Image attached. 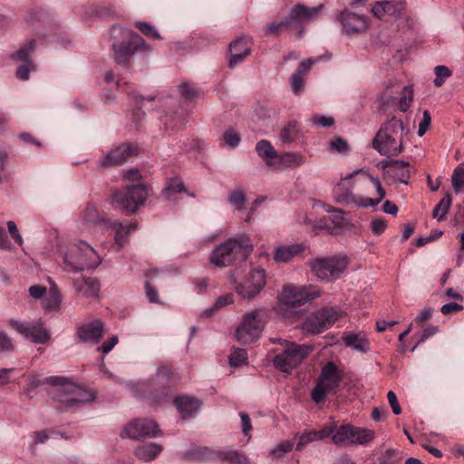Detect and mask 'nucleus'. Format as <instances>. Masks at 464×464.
<instances>
[{
	"mask_svg": "<svg viewBox=\"0 0 464 464\" xmlns=\"http://www.w3.org/2000/svg\"><path fill=\"white\" fill-rule=\"evenodd\" d=\"M131 147L130 145H122L111 150L101 161L103 167L121 165L131 155Z\"/></svg>",
	"mask_w": 464,
	"mask_h": 464,
	"instance_id": "nucleus-30",
	"label": "nucleus"
},
{
	"mask_svg": "<svg viewBox=\"0 0 464 464\" xmlns=\"http://www.w3.org/2000/svg\"><path fill=\"white\" fill-rule=\"evenodd\" d=\"M303 77L294 72L290 78L291 88L295 94H299L304 90V81Z\"/></svg>",
	"mask_w": 464,
	"mask_h": 464,
	"instance_id": "nucleus-58",
	"label": "nucleus"
},
{
	"mask_svg": "<svg viewBox=\"0 0 464 464\" xmlns=\"http://www.w3.org/2000/svg\"><path fill=\"white\" fill-rule=\"evenodd\" d=\"M266 285V272L264 269H256L250 273L249 277L235 286L237 293L243 298L255 297Z\"/></svg>",
	"mask_w": 464,
	"mask_h": 464,
	"instance_id": "nucleus-20",
	"label": "nucleus"
},
{
	"mask_svg": "<svg viewBox=\"0 0 464 464\" xmlns=\"http://www.w3.org/2000/svg\"><path fill=\"white\" fill-rule=\"evenodd\" d=\"M435 79L434 85L436 87H440L444 84L446 80L450 77L451 71L445 65H438L434 69Z\"/></svg>",
	"mask_w": 464,
	"mask_h": 464,
	"instance_id": "nucleus-48",
	"label": "nucleus"
},
{
	"mask_svg": "<svg viewBox=\"0 0 464 464\" xmlns=\"http://www.w3.org/2000/svg\"><path fill=\"white\" fill-rule=\"evenodd\" d=\"M60 390L57 394V401L63 404L65 410L79 408L83 403L92 401L95 399L94 394L82 387L71 382L66 378V382L59 385Z\"/></svg>",
	"mask_w": 464,
	"mask_h": 464,
	"instance_id": "nucleus-11",
	"label": "nucleus"
},
{
	"mask_svg": "<svg viewBox=\"0 0 464 464\" xmlns=\"http://www.w3.org/2000/svg\"><path fill=\"white\" fill-rule=\"evenodd\" d=\"M261 313L259 310H254L244 314L236 331V338L239 343H251L259 338L264 329Z\"/></svg>",
	"mask_w": 464,
	"mask_h": 464,
	"instance_id": "nucleus-12",
	"label": "nucleus"
},
{
	"mask_svg": "<svg viewBox=\"0 0 464 464\" xmlns=\"http://www.w3.org/2000/svg\"><path fill=\"white\" fill-rule=\"evenodd\" d=\"M299 127L295 120L289 121L280 130V140L283 143H291L298 139Z\"/></svg>",
	"mask_w": 464,
	"mask_h": 464,
	"instance_id": "nucleus-38",
	"label": "nucleus"
},
{
	"mask_svg": "<svg viewBox=\"0 0 464 464\" xmlns=\"http://www.w3.org/2000/svg\"><path fill=\"white\" fill-rule=\"evenodd\" d=\"M35 49V40L32 39L27 44L22 45L16 52L10 55V58L15 62L21 63H34L30 59V54L34 53Z\"/></svg>",
	"mask_w": 464,
	"mask_h": 464,
	"instance_id": "nucleus-39",
	"label": "nucleus"
},
{
	"mask_svg": "<svg viewBox=\"0 0 464 464\" xmlns=\"http://www.w3.org/2000/svg\"><path fill=\"white\" fill-rule=\"evenodd\" d=\"M246 196L241 190L232 191L228 194V201L237 210H241L246 203Z\"/></svg>",
	"mask_w": 464,
	"mask_h": 464,
	"instance_id": "nucleus-51",
	"label": "nucleus"
},
{
	"mask_svg": "<svg viewBox=\"0 0 464 464\" xmlns=\"http://www.w3.org/2000/svg\"><path fill=\"white\" fill-rule=\"evenodd\" d=\"M103 324L101 321H94L85 324L79 327L77 331L78 337L82 342L95 343L102 337Z\"/></svg>",
	"mask_w": 464,
	"mask_h": 464,
	"instance_id": "nucleus-25",
	"label": "nucleus"
},
{
	"mask_svg": "<svg viewBox=\"0 0 464 464\" xmlns=\"http://www.w3.org/2000/svg\"><path fill=\"white\" fill-rule=\"evenodd\" d=\"M272 343L283 345L282 352L273 358L274 366L282 372L290 373L299 366L313 351L308 344H299L284 339H272Z\"/></svg>",
	"mask_w": 464,
	"mask_h": 464,
	"instance_id": "nucleus-5",
	"label": "nucleus"
},
{
	"mask_svg": "<svg viewBox=\"0 0 464 464\" xmlns=\"http://www.w3.org/2000/svg\"><path fill=\"white\" fill-rule=\"evenodd\" d=\"M431 123V116L428 111H424L422 119L419 123L418 135L423 136L428 130Z\"/></svg>",
	"mask_w": 464,
	"mask_h": 464,
	"instance_id": "nucleus-61",
	"label": "nucleus"
},
{
	"mask_svg": "<svg viewBox=\"0 0 464 464\" xmlns=\"http://www.w3.org/2000/svg\"><path fill=\"white\" fill-rule=\"evenodd\" d=\"M174 403L182 419L193 418L201 407V401L188 396L177 397Z\"/></svg>",
	"mask_w": 464,
	"mask_h": 464,
	"instance_id": "nucleus-26",
	"label": "nucleus"
},
{
	"mask_svg": "<svg viewBox=\"0 0 464 464\" xmlns=\"http://www.w3.org/2000/svg\"><path fill=\"white\" fill-rule=\"evenodd\" d=\"M247 353L245 349H235L229 355V362L231 366L237 367L246 363Z\"/></svg>",
	"mask_w": 464,
	"mask_h": 464,
	"instance_id": "nucleus-49",
	"label": "nucleus"
},
{
	"mask_svg": "<svg viewBox=\"0 0 464 464\" xmlns=\"http://www.w3.org/2000/svg\"><path fill=\"white\" fill-rule=\"evenodd\" d=\"M316 433L315 430H312L306 432H304L296 444V450L301 451L308 443L316 441Z\"/></svg>",
	"mask_w": 464,
	"mask_h": 464,
	"instance_id": "nucleus-53",
	"label": "nucleus"
},
{
	"mask_svg": "<svg viewBox=\"0 0 464 464\" xmlns=\"http://www.w3.org/2000/svg\"><path fill=\"white\" fill-rule=\"evenodd\" d=\"M232 303H233V297L231 295H225L219 296L216 300L215 304H213V307L208 310H206L204 312V314L206 316H209V315H211V313L213 310L222 308V307L227 306Z\"/></svg>",
	"mask_w": 464,
	"mask_h": 464,
	"instance_id": "nucleus-54",
	"label": "nucleus"
},
{
	"mask_svg": "<svg viewBox=\"0 0 464 464\" xmlns=\"http://www.w3.org/2000/svg\"><path fill=\"white\" fill-rule=\"evenodd\" d=\"M34 70H35L34 63H24L17 68L16 76L22 81H26L29 79L30 72Z\"/></svg>",
	"mask_w": 464,
	"mask_h": 464,
	"instance_id": "nucleus-56",
	"label": "nucleus"
},
{
	"mask_svg": "<svg viewBox=\"0 0 464 464\" xmlns=\"http://www.w3.org/2000/svg\"><path fill=\"white\" fill-rule=\"evenodd\" d=\"M186 191L184 183L179 178H172L167 181L166 187L161 191V197L167 200H175L178 193Z\"/></svg>",
	"mask_w": 464,
	"mask_h": 464,
	"instance_id": "nucleus-37",
	"label": "nucleus"
},
{
	"mask_svg": "<svg viewBox=\"0 0 464 464\" xmlns=\"http://www.w3.org/2000/svg\"><path fill=\"white\" fill-rule=\"evenodd\" d=\"M278 164L283 167H295L303 164V158L298 153H285L277 156Z\"/></svg>",
	"mask_w": 464,
	"mask_h": 464,
	"instance_id": "nucleus-44",
	"label": "nucleus"
},
{
	"mask_svg": "<svg viewBox=\"0 0 464 464\" xmlns=\"http://www.w3.org/2000/svg\"><path fill=\"white\" fill-rule=\"evenodd\" d=\"M401 459V452L396 450L389 449L383 455V464H395Z\"/></svg>",
	"mask_w": 464,
	"mask_h": 464,
	"instance_id": "nucleus-60",
	"label": "nucleus"
},
{
	"mask_svg": "<svg viewBox=\"0 0 464 464\" xmlns=\"http://www.w3.org/2000/svg\"><path fill=\"white\" fill-rule=\"evenodd\" d=\"M157 269H151L146 272L145 276L148 280L145 283V293L148 300L150 303L158 304L160 303L159 293L157 289L150 283L149 280L152 279L158 274Z\"/></svg>",
	"mask_w": 464,
	"mask_h": 464,
	"instance_id": "nucleus-43",
	"label": "nucleus"
},
{
	"mask_svg": "<svg viewBox=\"0 0 464 464\" xmlns=\"http://www.w3.org/2000/svg\"><path fill=\"white\" fill-rule=\"evenodd\" d=\"M162 451V446L157 443H149L137 447L135 449V456L145 462L156 459Z\"/></svg>",
	"mask_w": 464,
	"mask_h": 464,
	"instance_id": "nucleus-34",
	"label": "nucleus"
},
{
	"mask_svg": "<svg viewBox=\"0 0 464 464\" xmlns=\"http://www.w3.org/2000/svg\"><path fill=\"white\" fill-rule=\"evenodd\" d=\"M284 31H293L287 15L279 22L274 21L266 25V34L269 36H277Z\"/></svg>",
	"mask_w": 464,
	"mask_h": 464,
	"instance_id": "nucleus-42",
	"label": "nucleus"
},
{
	"mask_svg": "<svg viewBox=\"0 0 464 464\" xmlns=\"http://www.w3.org/2000/svg\"><path fill=\"white\" fill-rule=\"evenodd\" d=\"M341 317V312L333 307L322 308L304 322L302 329L309 334H320L329 329Z\"/></svg>",
	"mask_w": 464,
	"mask_h": 464,
	"instance_id": "nucleus-14",
	"label": "nucleus"
},
{
	"mask_svg": "<svg viewBox=\"0 0 464 464\" xmlns=\"http://www.w3.org/2000/svg\"><path fill=\"white\" fill-rule=\"evenodd\" d=\"M240 419H241V429L242 432L245 436L250 438V431L252 430V423L250 417L246 412H240L239 413Z\"/></svg>",
	"mask_w": 464,
	"mask_h": 464,
	"instance_id": "nucleus-62",
	"label": "nucleus"
},
{
	"mask_svg": "<svg viewBox=\"0 0 464 464\" xmlns=\"http://www.w3.org/2000/svg\"><path fill=\"white\" fill-rule=\"evenodd\" d=\"M343 343L356 351L366 353L370 350V343L368 340L361 334L354 333H348L343 336Z\"/></svg>",
	"mask_w": 464,
	"mask_h": 464,
	"instance_id": "nucleus-35",
	"label": "nucleus"
},
{
	"mask_svg": "<svg viewBox=\"0 0 464 464\" xmlns=\"http://www.w3.org/2000/svg\"><path fill=\"white\" fill-rule=\"evenodd\" d=\"M294 448V442L285 440L279 443L275 449L270 451L271 456L276 459L282 458L285 453L290 452Z\"/></svg>",
	"mask_w": 464,
	"mask_h": 464,
	"instance_id": "nucleus-52",
	"label": "nucleus"
},
{
	"mask_svg": "<svg viewBox=\"0 0 464 464\" xmlns=\"http://www.w3.org/2000/svg\"><path fill=\"white\" fill-rule=\"evenodd\" d=\"M337 428L338 426H336L335 422H331L321 430H315L316 440H323L326 438H329L330 436L332 437Z\"/></svg>",
	"mask_w": 464,
	"mask_h": 464,
	"instance_id": "nucleus-55",
	"label": "nucleus"
},
{
	"mask_svg": "<svg viewBox=\"0 0 464 464\" xmlns=\"http://www.w3.org/2000/svg\"><path fill=\"white\" fill-rule=\"evenodd\" d=\"M349 264L350 258L346 255H334L315 258L311 268L321 280L334 282L346 273Z\"/></svg>",
	"mask_w": 464,
	"mask_h": 464,
	"instance_id": "nucleus-7",
	"label": "nucleus"
},
{
	"mask_svg": "<svg viewBox=\"0 0 464 464\" xmlns=\"http://www.w3.org/2000/svg\"><path fill=\"white\" fill-rule=\"evenodd\" d=\"M135 26L148 38L153 40L160 39V34L152 24L146 22H138Z\"/></svg>",
	"mask_w": 464,
	"mask_h": 464,
	"instance_id": "nucleus-50",
	"label": "nucleus"
},
{
	"mask_svg": "<svg viewBox=\"0 0 464 464\" xmlns=\"http://www.w3.org/2000/svg\"><path fill=\"white\" fill-rule=\"evenodd\" d=\"M66 382V377L63 376H50L44 379H40L38 375H29L27 385L24 389V393L27 396H31V392L44 384H49L51 386L63 385Z\"/></svg>",
	"mask_w": 464,
	"mask_h": 464,
	"instance_id": "nucleus-31",
	"label": "nucleus"
},
{
	"mask_svg": "<svg viewBox=\"0 0 464 464\" xmlns=\"http://www.w3.org/2000/svg\"><path fill=\"white\" fill-rule=\"evenodd\" d=\"M81 219L86 227H92L100 223H104L106 225L107 221L101 217L97 208L92 204L87 205L84 210L81 213Z\"/></svg>",
	"mask_w": 464,
	"mask_h": 464,
	"instance_id": "nucleus-36",
	"label": "nucleus"
},
{
	"mask_svg": "<svg viewBox=\"0 0 464 464\" xmlns=\"http://www.w3.org/2000/svg\"><path fill=\"white\" fill-rule=\"evenodd\" d=\"M452 204V198L450 193H445L444 197L440 200L432 211L433 218L439 221L443 220Z\"/></svg>",
	"mask_w": 464,
	"mask_h": 464,
	"instance_id": "nucleus-41",
	"label": "nucleus"
},
{
	"mask_svg": "<svg viewBox=\"0 0 464 464\" xmlns=\"http://www.w3.org/2000/svg\"><path fill=\"white\" fill-rule=\"evenodd\" d=\"M360 172H363L362 169H356L353 172L345 176L334 188V194L335 198L338 201H348L352 199L354 202V199H357L358 196L353 195V186L351 185L349 179L359 174Z\"/></svg>",
	"mask_w": 464,
	"mask_h": 464,
	"instance_id": "nucleus-28",
	"label": "nucleus"
},
{
	"mask_svg": "<svg viewBox=\"0 0 464 464\" xmlns=\"http://www.w3.org/2000/svg\"><path fill=\"white\" fill-rule=\"evenodd\" d=\"M341 317V312L333 307L322 308L304 322L302 329L309 334H320L329 329Z\"/></svg>",
	"mask_w": 464,
	"mask_h": 464,
	"instance_id": "nucleus-15",
	"label": "nucleus"
},
{
	"mask_svg": "<svg viewBox=\"0 0 464 464\" xmlns=\"http://www.w3.org/2000/svg\"><path fill=\"white\" fill-rule=\"evenodd\" d=\"M403 123L393 117L380 128L372 140V147L383 156L398 155L402 150Z\"/></svg>",
	"mask_w": 464,
	"mask_h": 464,
	"instance_id": "nucleus-3",
	"label": "nucleus"
},
{
	"mask_svg": "<svg viewBox=\"0 0 464 464\" xmlns=\"http://www.w3.org/2000/svg\"><path fill=\"white\" fill-rule=\"evenodd\" d=\"M179 89L181 97L188 101H193L197 99L200 94V91L197 86L187 82L181 83L179 86Z\"/></svg>",
	"mask_w": 464,
	"mask_h": 464,
	"instance_id": "nucleus-47",
	"label": "nucleus"
},
{
	"mask_svg": "<svg viewBox=\"0 0 464 464\" xmlns=\"http://www.w3.org/2000/svg\"><path fill=\"white\" fill-rule=\"evenodd\" d=\"M341 317V312L333 307L322 308L304 322L302 329L309 334H320L329 329Z\"/></svg>",
	"mask_w": 464,
	"mask_h": 464,
	"instance_id": "nucleus-13",
	"label": "nucleus"
},
{
	"mask_svg": "<svg viewBox=\"0 0 464 464\" xmlns=\"http://www.w3.org/2000/svg\"><path fill=\"white\" fill-rule=\"evenodd\" d=\"M10 325L26 339H30L35 343H46L51 338L50 334L44 328V324L40 321L34 324H30L11 320Z\"/></svg>",
	"mask_w": 464,
	"mask_h": 464,
	"instance_id": "nucleus-19",
	"label": "nucleus"
},
{
	"mask_svg": "<svg viewBox=\"0 0 464 464\" xmlns=\"http://www.w3.org/2000/svg\"><path fill=\"white\" fill-rule=\"evenodd\" d=\"M256 150L257 154L266 160L267 165L274 166L270 160L276 159L277 153L270 141L266 140H259L256 145Z\"/></svg>",
	"mask_w": 464,
	"mask_h": 464,
	"instance_id": "nucleus-40",
	"label": "nucleus"
},
{
	"mask_svg": "<svg viewBox=\"0 0 464 464\" xmlns=\"http://www.w3.org/2000/svg\"><path fill=\"white\" fill-rule=\"evenodd\" d=\"M323 8V4L314 7H307L302 4L293 6L287 15L293 31H296L301 37L304 34L303 25L316 19Z\"/></svg>",
	"mask_w": 464,
	"mask_h": 464,
	"instance_id": "nucleus-16",
	"label": "nucleus"
},
{
	"mask_svg": "<svg viewBox=\"0 0 464 464\" xmlns=\"http://www.w3.org/2000/svg\"><path fill=\"white\" fill-rule=\"evenodd\" d=\"M319 295V292L310 285H285L278 296V311L281 313L284 309L298 308Z\"/></svg>",
	"mask_w": 464,
	"mask_h": 464,
	"instance_id": "nucleus-10",
	"label": "nucleus"
},
{
	"mask_svg": "<svg viewBox=\"0 0 464 464\" xmlns=\"http://www.w3.org/2000/svg\"><path fill=\"white\" fill-rule=\"evenodd\" d=\"M148 195V188L144 185L127 186L112 194V204L115 208L132 215L145 203Z\"/></svg>",
	"mask_w": 464,
	"mask_h": 464,
	"instance_id": "nucleus-8",
	"label": "nucleus"
},
{
	"mask_svg": "<svg viewBox=\"0 0 464 464\" xmlns=\"http://www.w3.org/2000/svg\"><path fill=\"white\" fill-rule=\"evenodd\" d=\"M111 37L113 39L111 46L117 64L128 65L136 53L150 51L149 45L140 35L119 25L111 26Z\"/></svg>",
	"mask_w": 464,
	"mask_h": 464,
	"instance_id": "nucleus-1",
	"label": "nucleus"
},
{
	"mask_svg": "<svg viewBox=\"0 0 464 464\" xmlns=\"http://www.w3.org/2000/svg\"><path fill=\"white\" fill-rule=\"evenodd\" d=\"M161 431L153 420L136 419L129 422L123 429L121 436L134 440H143L160 435Z\"/></svg>",
	"mask_w": 464,
	"mask_h": 464,
	"instance_id": "nucleus-18",
	"label": "nucleus"
},
{
	"mask_svg": "<svg viewBox=\"0 0 464 464\" xmlns=\"http://www.w3.org/2000/svg\"><path fill=\"white\" fill-rule=\"evenodd\" d=\"M73 285L77 293L85 297L97 296L100 292V283L93 277H80L74 280Z\"/></svg>",
	"mask_w": 464,
	"mask_h": 464,
	"instance_id": "nucleus-32",
	"label": "nucleus"
},
{
	"mask_svg": "<svg viewBox=\"0 0 464 464\" xmlns=\"http://www.w3.org/2000/svg\"><path fill=\"white\" fill-rule=\"evenodd\" d=\"M376 434L373 430L344 423L338 426L332 436V442L338 447L367 446L374 440Z\"/></svg>",
	"mask_w": 464,
	"mask_h": 464,
	"instance_id": "nucleus-9",
	"label": "nucleus"
},
{
	"mask_svg": "<svg viewBox=\"0 0 464 464\" xmlns=\"http://www.w3.org/2000/svg\"><path fill=\"white\" fill-rule=\"evenodd\" d=\"M252 248V244L247 237L229 238L213 249L210 261L218 267L228 266L236 261L246 260Z\"/></svg>",
	"mask_w": 464,
	"mask_h": 464,
	"instance_id": "nucleus-2",
	"label": "nucleus"
},
{
	"mask_svg": "<svg viewBox=\"0 0 464 464\" xmlns=\"http://www.w3.org/2000/svg\"><path fill=\"white\" fill-rule=\"evenodd\" d=\"M384 167L394 179L401 183L408 184L411 178V167L409 162L392 160L384 163Z\"/></svg>",
	"mask_w": 464,
	"mask_h": 464,
	"instance_id": "nucleus-29",
	"label": "nucleus"
},
{
	"mask_svg": "<svg viewBox=\"0 0 464 464\" xmlns=\"http://www.w3.org/2000/svg\"><path fill=\"white\" fill-rule=\"evenodd\" d=\"M343 26V34L352 35L364 32L369 27V22L365 15H360L344 10L338 16Z\"/></svg>",
	"mask_w": 464,
	"mask_h": 464,
	"instance_id": "nucleus-21",
	"label": "nucleus"
},
{
	"mask_svg": "<svg viewBox=\"0 0 464 464\" xmlns=\"http://www.w3.org/2000/svg\"><path fill=\"white\" fill-rule=\"evenodd\" d=\"M193 456L202 460H219L228 464H248V458L233 450H213L207 447L198 448L193 451Z\"/></svg>",
	"mask_w": 464,
	"mask_h": 464,
	"instance_id": "nucleus-17",
	"label": "nucleus"
},
{
	"mask_svg": "<svg viewBox=\"0 0 464 464\" xmlns=\"http://www.w3.org/2000/svg\"><path fill=\"white\" fill-rule=\"evenodd\" d=\"M330 149L336 152L343 153L349 150V146L345 140L341 137H337L330 142Z\"/></svg>",
	"mask_w": 464,
	"mask_h": 464,
	"instance_id": "nucleus-59",
	"label": "nucleus"
},
{
	"mask_svg": "<svg viewBox=\"0 0 464 464\" xmlns=\"http://www.w3.org/2000/svg\"><path fill=\"white\" fill-rule=\"evenodd\" d=\"M106 227L114 231V242L119 249H121L128 242L130 233L137 229L136 222H117L115 220L108 219Z\"/></svg>",
	"mask_w": 464,
	"mask_h": 464,
	"instance_id": "nucleus-22",
	"label": "nucleus"
},
{
	"mask_svg": "<svg viewBox=\"0 0 464 464\" xmlns=\"http://www.w3.org/2000/svg\"><path fill=\"white\" fill-rule=\"evenodd\" d=\"M403 5L396 1H381L374 4L372 12L379 19H384L386 16L398 18L401 14Z\"/></svg>",
	"mask_w": 464,
	"mask_h": 464,
	"instance_id": "nucleus-24",
	"label": "nucleus"
},
{
	"mask_svg": "<svg viewBox=\"0 0 464 464\" xmlns=\"http://www.w3.org/2000/svg\"><path fill=\"white\" fill-rule=\"evenodd\" d=\"M362 173L364 174L372 183V185L376 188L378 198H372L369 197L358 196L357 199H354V203L363 208L375 207L385 198V190L382 188L381 180L378 178L373 177L372 174H370L368 171H365L364 169L363 172Z\"/></svg>",
	"mask_w": 464,
	"mask_h": 464,
	"instance_id": "nucleus-27",
	"label": "nucleus"
},
{
	"mask_svg": "<svg viewBox=\"0 0 464 464\" xmlns=\"http://www.w3.org/2000/svg\"><path fill=\"white\" fill-rule=\"evenodd\" d=\"M223 136L225 143L232 148L237 147L241 140L240 135L233 130H226Z\"/></svg>",
	"mask_w": 464,
	"mask_h": 464,
	"instance_id": "nucleus-57",
	"label": "nucleus"
},
{
	"mask_svg": "<svg viewBox=\"0 0 464 464\" xmlns=\"http://www.w3.org/2000/svg\"><path fill=\"white\" fill-rule=\"evenodd\" d=\"M303 248L299 245L280 246L275 250L274 261L276 263H286L302 252Z\"/></svg>",
	"mask_w": 464,
	"mask_h": 464,
	"instance_id": "nucleus-33",
	"label": "nucleus"
},
{
	"mask_svg": "<svg viewBox=\"0 0 464 464\" xmlns=\"http://www.w3.org/2000/svg\"><path fill=\"white\" fill-rule=\"evenodd\" d=\"M101 263L98 253L82 240L70 243L63 253L64 269L68 272L96 268Z\"/></svg>",
	"mask_w": 464,
	"mask_h": 464,
	"instance_id": "nucleus-4",
	"label": "nucleus"
},
{
	"mask_svg": "<svg viewBox=\"0 0 464 464\" xmlns=\"http://www.w3.org/2000/svg\"><path fill=\"white\" fill-rule=\"evenodd\" d=\"M61 303V297L56 289H50L48 296L44 301V308L47 311L58 310Z\"/></svg>",
	"mask_w": 464,
	"mask_h": 464,
	"instance_id": "nucleus-46",
	"label": "nucleus"
},
{
	"mask_svg": "<svg viewBox=\"0 0 464 464\" xmlns=\"http://www.w3.org/2000/svg\"><path fill=\"white\" fill-rule=\"evenodd\" d=\"M387 228V222L383 218H376L371 222V229L376 236L382 234Z\"/></svg>",
	"mask_w": 464,
	"mask_h": 464,
	"instance_id": "nucleus-64",
	"label": "nucleus"
},
{
	"mask_svg": "<svg viewBox=\"0 0 464 464\" xmlns=\"http://www.w3.org/2000/svg\"><path fill=\"white\" fill-rule=\"evenodd\" d=\"M311 121L314 125L321 127H330L334 123V118L324 115H314Z\"/></svg>",
	"mask_w": 464,
	"mask_h": 464,
	"instance_id": "nucleus-63",
	"label": "nucleus"
},
{
	"mask_svg": "<svg viewBox=\"0 0 464 464\" xmlns=\"http://www.w3.org/2000/svg\"><path fill=\"white\" fill-rule=\"evenodd\" d=\"M450 180L455 193H459L464 186V168L462 166H457L454 169Z\"/></svg>",
	"mask_w": 464,
	"mask_h": 464,
	"instance_id": "nucleus-45",
	"label": "nucleus"
},
{
	"mask_svg": "<svg viewBox=\"0 0 464 464\" xmlns=\"http://www.w3.org/2000/svg\"><path fill=\"white\" fill-rule=\"evenodd\" d=\"M343 381V371L334 362H326L311 391V399L315 403L324 402L331 392H335Z\"/></svg>",
	"mask_w": 464,
	"mask_h": 464,
	"instance_id": "nucleus-6",
	"label": "nucleus"
},
{
	"mask_svg": "<svg viewBox=\"0 0 464 464\" xmlns=\"http://www.w3.org/2000/svg\"><path fill=\"white\" fill-rule=\"evenodd\" d=\"M229 53L228 66L234 68L250 54L251 42L246 37L237 38L229 44Z\"/></svg>",
	"mask_w": 464,
	"mask_h": 464,
	"instance_id": "nucleus-23",
	"label": "nucleus"
}]
</instances>
